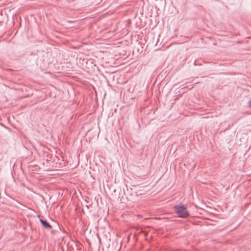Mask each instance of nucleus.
Listing matches in <instances>:
<instances>
[{
  "mask_svg": "<svg viewBox=\"0 0 251 251\" xmlns=\"http://www.w3.org/2000/svg\"><path fill=\"white\" fill-rule=\"evenodd\" d=\"M248 106L251 108V100L249 101L248 103Z\"/></svg>",
  "mask_w": 251,
  "mask_h": 251,
  "instance_id": "3",
  "label": "nucleus"
},
{
  "mask_svg": "<svg viewBox=\"0 0 251 251\" xmlns=\"http://www.w3.org/2000/svg\"><path fill=\"white\" fill-rule=\"evenodd\" d=\"M40 222L45 228H49L50 227V226L46 221H45L42 219H40Z\"/></svg>",
  "mask_w": 251,
  "mask_h": 251,
  "instance_id": "2",
  "label": "nucleus"
},
{
  "mask_svg": "<svg viewBox=\"0 0 251 251\" xmlns=\"http://www.w3.org/2000/svg\"><path fill=\"white\" fill-rule=\"evenodd\" d=\"M176 213L178 217L181 218H186L189 216V213L187 208L184 205L176 206L174 207Z\"/></svg>",
  "mask_w": 251,
  "mask_h": 251,
  "instance_id": "1",
  "label": "nucleus"
}]
</instances>
